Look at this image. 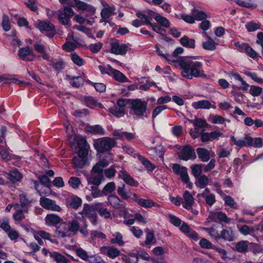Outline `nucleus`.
I'll return each instance as SVG.
<instances>
[{
  "instance_id": "nucleus-28",
  "label": "nucleus",
  "mask_w": 263,
  "mask_h": 263,
  "mask_svg": "<svg viewBox=\"0 0 263 263\" xmlns=\"http://www.w3.org/2000/svg\"><path fill=\"white\" fill-rule=\"evenodd\" d=\"M97 212H98L100 215L105 218H108L110 217V212L107 208L104 207L102 202L96 203Z\"/></svg>"
},
{
  "instance_id": "nucleus-46",
  "label": "nucleus",
  "mask_w": 263,
  "mask_h": 263,
  "mask_svg": "<svg viewBox=\"0 0 263 263\" xmlns=\"http://www.w3.org/2000/svg\"><path fill=\"white\" fill-rule=\"evenodd\" d=\"M112 238L111 239V242L112 243L117 244L119 246H123L124 244L122 240V236L119 232H116L112 235Z\"/></svg>"
},
{
  "instance_id": "nucleus-9",
  "label": "nucleus",
  "mask_w": 263,
  "mask_h": 263,
  "mask_svg": "<svg viewBox=\"0 0 263 263\" xmlns=\"http://www.w3.org/2000/svg\"><path fill=\"white\" fill-rule=\"evenodd\" d=\"M179 158L184 161L195 159L196 155L194 149L189 145L184 146L179 154Z\"/></svg>"
},
{
  "instance_id": "nucleus-33",
  "label": "nucleus",
  "mask_w": 263,
  "mask_h": 263,
  "mask_svg": "<svg viewBox=\"0 0 263 263\" xmlns=\"http://www.w3.org/2000/svg\"><path fill=\"white\" fill-rule=\"evenodd\" d=\"M45 220L49 224H56L61 222L62 219L58 215L55 214H48Z\"/></svg>"
},
{
  "instance_id": "nucleus-41",
  "label": "nucleus",
  "mask_w": 263,
  "mask_h": 263,
  "mask_svg": "<svg viewBox=\"0 0 263 263\" xmlns=\"http://www.w3.org/2000/svg\"><path fill=\"white\" fill-rule=\"evenodd\" d=\"M86 161L78 156H75L72 159L73 166L77 168H82L85 165Z\"/></svg>"
},
{
  "instance_id": "nucleus-56",
  "label": "nucleus",
  "mask_w": 263,
  "mask_h": 263,
  "mask_svg": "<svg viewBox=\"0 0 263 263\" xmlns=\"http://www.w3.org/2000/svg\"><path fill=\"white\" fill-rule=\"evenodd\" d=\"M136 15L138 17L140 18V21L143 24L149 25L152 23L150 22V20L147 17V15L141 12H138L136 13Z\"/></svg>"
},
{
  "instance_id": "nucleus-45",
  "label": "nucleus",
  "mask_w": 263,
  "mask_h": 263,
  "mask_svg": "<svg viewBox=\"0 0 263 263\" xmlns=\"http://www.w3.org/2000/svg\"><path fill=\"white\" fill-rule=\"evenodd\" d=\"M98 187L99 186L93 185L91 186L89 189L91 195L94 198L101 197L104 196L102 190L101 191Z\"/></svg>"
},
{
  "instance_id": "nucleus-44",
  "label": "nucleus",
  "mask_w": 263,
  "mask_h": 263,
  "mask_svg": "<svg viewBox=\"0 0 263 263\" xmlns=\"http://www.w3.org/2000/svg\"><path fill=\"white\" fill-rule=\"evenodd\" d=\"M200 195L205 199L206 203L210 206H212L216 202L215 196L214 194H206L205 193H202Z\"/></svg>"
},
{
  "instance_id": "nucleus-61",
  "label": "nucleus",
  "mask_w": 263,
  "mask_h": 263,
  "mask_svg": "<svg viewBox=\"0 0 263 263\" xmlns=\"http://www.w3.org/2000/svg\"><path fill=\"white\" fill-rule=\"evenodd\" d=\"M69 185L74 189L78 188L81 181L79 178L76 177H72L69 180Z\"/></svg>"
},
{
  "instance_id": "nucleus-62",
  "label": "nucleus",
  "mask_w": 263,
  "mask_h": 263,
  "mask_svg": "<svg viewBox=\"0 0 263 263\" xmlns=\"http://www.w3.org/2000/svg\"><path fill=\"white\" fill-rule=\"evenodd\" d=\"M146 239L145 241V243L146 245H153V240L154 238V233L149 231L148 230H146Z\"/></svg>"
},
{
  "instance_id": "nucleus-16",
  "label": "nucleus",
  "mask_w": 263,
  "mask_h": 263,
  "mask_svg": "<svg viewBox=\"0 0 263 263\" xmlns=\"http://www.w3.org/2000/svg\"><path fill=\"white\" fill-rule=\"evenodd\" d=\"M108 202L114 209H124L125 203L116 195H109L107 197Z\"/></svg>"
},
{
  "instance_id": "nucleus-32",
  "label": "nucleus",
  "mask_w": 263,
  "mask_h": 263,
  "mask_svg": "<svg viewBox=\"0 0 263 263\" xmlns=\"http://www.w3.org/2000/svg\"><path fill=\"white\" fill-rule=\"evenodd\" d=\"M86 131L91 134H99L104 135V132L103 128L99 125L95 126L87 125L85 128Z\"/></svg>"
},
{
  "instance_id": "nucleus-14",
  "label": "nucleus",
  "mask_w": 263,
  "mask_h": 263,
  "mask_svg": "<svg viewBox=\"0 0 263 263\" xmlns=\"http://www.w3.org/2000/svg\"><path fill=\"white\" fill-rule=\"evenodd\" d=\"M16 213L13 214V218L15 221L20 222L25 218V214L28 212V208H22L19 203L14 204Z\"/></svg>"
},
{
  "instance_id": "nucleus-30",
  "label": "nucleus",
  "mask_w": 263,
  "mask_h": 263,
  "mask_svg": "<svg viewBox=\"0 0 263 263\" xmlns=\"http://www.w3.org/2000/svg\"><path fill=\"white\" fill-rule=\"evenodd\" d=\"M180 42L181 45L184 47L193 49L195 48V40L190 39L186 36H184L181 37L180 40Z\"/></svg>"
},
{
  "instance_id": "nucleus-26",
  "label": "nucleus",
  "mask_w": 263,
  "mask_h": 263,
  "mask_svg": "<svg viewBox=\"0 0 263 263\" xmlns=\"http://www.w3.org/2000/svg\"><path fill=\"white\" fill-rule=\"evenodd\" d=\"M218 238H222L228 241H232L234 240L233 231L231 228L223 229L220 232V235Z\"/></svg>"
},
{
  "instance_id": "nucleus-27",
  "label": "nucleus",
  "mask_w": 263,
  "mask_h": 263,
  "mask_svg": "<svg viewBox=\"0 0 263 263\" xmlns=\"http://www.w3.org/2000/svg\"><path fill=\"white\" fill-rule=\"evenodd\" d=\"M66 79L69 81L70 84L73 87H79L83 85V80L81 77H71L66 75Z\"/></svg>"
},
{
  "instance_id": "nucleus-59",
  "label": "nucleus",
  "mask_w": 263,
  "mask_h": 263,
  "mask_svg": "<svg viewBox=\"0 0 263 263\" xmlns=\"http://www.w3.org/2000/svg\"><path fill=\"white\" fill-rule=\"evenodd\" d=\"M2 25L3 29L6 31L9 30L10 29V23L9 19V17L6 15H3V16Z\"/></svg>"
},
{
  "instance_id": "nucleus-24",
  "label": "nucleus",
  "mask_w": 263,
  "mask_h": 263,
  "mask_svg": "<svg viewBox=\"0 0 263 263\" xmlns=\"http://www.w3.org/2000/svg\"><path fill=\"white\" fill-rule=\"evenodd\" d=\"M101 252L110 258L118 256L120 252L116 248H101Z\"/></svg>"
},
{
  "instance_id": "nucleus-23",
  "label": "nucleus",
  "mask_w": 263,
  "mask_h": 263,
  "mask_svg": "<svg viewBox=\"0 0 263 263\" xmlns=\"http://www.w3.org/2000/svg\"><path fill=\"white\" fill-rule=\"evenodd\" d=\"M109 165V163L106 160H102L97 162L92 167V173L103 174V170Z\"/></svg>"
},
{
  "instance_id": "nucleus-3",
  "label": "nucleus",
  "mask_w": 263,
  "mask_h": 263,
  "mask_svg": "<svg viewBox=\"0 0 263 263\" xmlns=\"http://www.w3.org/2000/svg\"><path fill=\"white\" fill-rule=\"evenodd\" d=\"M116 144V140L109 137H104L95 142L94 146L97 151L103 153L110 151Z\"/></svg>"
},
{
  "instance_id": "nucleus-6",
  "label": "nucleus",
  "mask_w": 263,
  "mask_h": 263,
  "mask_svg": "<svg viewBox=\"0 0 263 263\" xmlns=\"http://www.w3.org/2000/svg\"><path fill=\"white\" fill-rule=\"evenodd\" d=\"M73 9L68 6L64 7L63 9L58 11V18L60 22L63 25H68L70 18L73 15Z\"/></svg>"
},
{
  "instance_id": "nucleus-47",
  "label": "nucleus",
  "mask_w": 263,
  "mask_h": 263,
  "mask_svg": "<svg viewBox=\"0 0 263 263\" xmlns=\"http://www.w3.org/2000/svg\"><path fill=\"white\" fill-rule=\"evenodd\" d=\"M189 121L192 123L195 127L198 128L204 127L207 125L205 120L199 118H196L194 120H189Z\"/></svg>"
},
{
  "instance_id": "nucleus-29",
  "label": "nucleus",
  "mask_w": 263,
  "mask_h": 263,
  "mask_svg": "<svg viewBox=\"0 0 263 263\" xmlns=\"http://www.w3.org/2000/svg\"><path fill=\"white\" fill-rule=\"evenodd\" d=\"M7 178L12 182L15 183L20 181L22 176L21 173L17 171H11L7 174Z\"/></svg>"
},
{
  "instance_id": "nucleus-60",
  "label": "nucleus",
  "mask_w": 263,
  "mask_h": 263,
  "mask_svg": "<svg viewBox=\"0 0 263 263\" xmlns=\"http://www.w3.org/2000/svg\"><path fill=\"white\" fill-rule=\"evenodd\" d=\"M103 44L102 43H98L96 44H91L89 46V49L92 52L96 53L98 52L102 47Z\"/></svg>"
},
{
  "instance_id": "nucleus-31",
  "label": "nucleus",
  "mask_w": 263,
  "mask_h": 263,
  "mask_svg": "<svg viewBox=\"0 0 263 263\" xmlns=\"http://www.w3.org/2000/svg\"><path fill=\"white\" fill-rule=\"evenodd\" d=\"M49 256L52 258L57 263H68L67 259L58 252L49 253Z\"/></svg>"
},
{
  "instance_id": "nucleus-58",
  "label": "nucleus",
  "mask_w": 263,
  "mask_h": 263,
  "mask_svg": "<svg viewBox=\"0 0 263 263\" xmlns=\"http://www.w3.org/2000/svg\"><path fill=\"white\" fill-rule=\"evenodd\" d=\"M0 228L6 232H8L11 229L9 225V220L8 218H4L2 222L0 224Z\"/></svg>"
},
{
  "instance_id": "nucleus-51",
  "label": "nucleus",
  "mask_w": 263,
  "mask_h": 263,
  "mask_svg": "<svg viewBox=\"0 0 263 263\" xmlns=\"http://www.w3.org/2000/svg\"><path fill=\"white\" fill-rule=\"evenodd\" d=\"M71 59L72 62L77 66L80 67L84 64V60L76 53H71Z\"/></svg>"
},
{
  "instance_id": "nucleus-22",
  "label": "nucleus",
  "mask_w": 263,
  "mask_h": 263,
  "mask_svg": "<svg viewBox=\"0 0 263 263\" xmlns=\"http://www.w3.org/2000/svg\"><path fill=\"white\" fill-rule=\"evenodd\" d=\"M183 197L184 200V201L182 202L183 206L186 209H191L195 203L193 196L188 191H185L184 192Z\"/></svg>"
},
{
  "instance_id": "nucleus-34",
  "label": "nucleus",
  "mask_w": 263,
  "mask_h": 263,
  "mask_svg": "<svg viewBox=\"0 0 263 263\" xmlns=\"http://www.w3.org/2000/svg\"><path fill=\"white\" fill-rule=\"evenodd\" d=\"M192 14L194 16L195 20L198 21H203L208 17L207 14L202 11H199L196 8L192 10Z\"/></svg>"
},
{
  "instance_id": "nucleus-18",
  "label": "nucleus",
  "mask_w": 263,
  "mask_h": 263,
  "mask_svg": "<svg viewBox=\"0 0 263 263\" xmlns=\"http://www.w3.org/2000/svg\"><path fill=\"white\" fill-rule=\"evenodd\" d=\"M69 226V233H72L76 234L77 232L80 231L82 234L87 235V231L84 229L83 227L80 228V224L76 220H73L67 222Z\"/></svg>"
},
{
  "instance_id": "nucleus-64",
  "label": "nucleus",
  "mask_w": 263,
  "mask_h": 263,
  "mask_svg": "<svg viewBox=\"0 0 263 263\" xmlns=\"http://www.w3.org/2000/svg\"><path fill=\"white\" fill-rule=\"evenodd\" d=\"M89 263H106L100 256L91 255L89 259Z\"/></svg>"
},
{
  "instance_id": "nucleus-8",
  "label": "nucleus",
  "mask_w": 263,
  "mask_h": 263,
  "mask_svg": "<svg viewBox=\"0 0 263 263\" xmlns=\"http://www.w3.org/2000/svg\"><path fill=\"white\" fill-rule=\"evenodd\" d=\"M40 204L43 208L48 210L56 212H60L61 210V208L56 204L55 201L46 197H41Z\"/></svg>"
},
{
  "instance_id": "nucleus-55",
  "label": "nucleus",
  "mask_w": 263,
  "mask_h": 263,
  "mask_svg": "<svg viewBox=\"0 0 263 263\" xmlns=\"http://www.w3.org/2000/svg\"><path fill=\"white\" fill-rule=\"evenodd\" d=\"M89 84H92L96 90L100 92H104L106 89V85L102 83H92L90 80L87 81Z\"/></svg>"
},
{
  "instance_id": "nucleus-52",
  "label": "nucleus",
  "mask_w": 263,
  "mask_h": 263,
  "mask_svg": "<svg viewBox=\"0 0 263 263\" xmlns=\"http://www.w3.org/2000/svg\"><path fill=\"white\" fill-rule=\"evenodd\" d=\"M239 232L243 235H247L254 232L255 229L253 227L250 228L248 226L245 224L239 229Z\"/></svg>"
},
{
  "instance_id": "nucleus-5",
  "label": "nucleus",
  "mask_w": 263,
  "mask_h": 263,
  "mask_svg": "<svg viewBox=\"0 0 263 263\" xmlns=\"http://www.w3.org/2000/svg\"><path fill=\"white\" fill-rule=\"evenodd\" d=\"M173 172L179 175L181 180L188 186L191 188L192 184L190 181V178L187 172V168L185 166H180L178 164H174L172 167Z\"/></svg>"
},
{
  "instance_id": "nucleus-19",
  "label": "nucleus",
  "mask_w": 263,
  "mask_h": 263,
  "mask_svg": "<svg viewBox=\"0 0 263 263\" xmlns=\"http://www.w3.org/2000/svg\"><path fill=\"white\" fill-rule=\"evenodd\" d=\"M118 194L124 200H128L131 196L134 194L131 191L127 188L124 184H122L117 187Z\"/></svg>"
},
{
  "instance_id": "nucleus-17",
  "label": "nucleus",
  "mask_w": 263,
  "mask_h": 263,
  "mask_svg": "<svg viewBox=\"0 0 263 263\" xmlns=\"http://www.w3.org/2000/svg\"><path fill=\"white\" fill-rule=\"evenodd\" d=\"M108 69L109 76H113L116 80L120 82H128L129 81L123 73L114 69L110 65H108Z\"/></svg>"
},
{
  "instance_id": "nucleus-53",
  "label": "nucleus",
  "mask_w": 263,
  "mask_h": 263,
  "mask_svg": "<svg viewBox=\"0 0 263 263\" xmlns=\"http://www.w3.org/2000/svg\"><path fill=\"white\" fill-rule=\"evenodd\" d=\"M224 203L226 205L233 208L237 209L238 208L237 205L234 200L230 196H227L224 198Z\"/></svg>"
},
{
  "instance_id": "nucleus-1",
  "label": "nucleus",
  "mask_w": 263,
  "mask_h": 263,
  "mask_svg": "<svg viewBox=\"0 0 263 263\" xmlns=\"http://www.w3.org/2000/svg\"><path fill=\"white\" fill-rule=\"evenodd\" d=\"M178 61L183 77L192 79L193 77L206 76L202 69V63L196 61L194 57H180Z\"/></svg>"
},
{
  "instance_id": "nucleus-48",
  "label": "nucleus",
  "mask_w": 263,
  "mask_h": 263,
  "mask_svg": "<svg viewBox=\"0 0 263 263\" xmlns=\"http://www.w3.org/2000/svg\"><path fill=\"white\" fill-rule=\"evenodd\" d=\"M114 9L110 6L103 9L101 12V15L103 20H107L113 14Z\"/></svg>"
},
{
  "instance_id": "nucleus-42",
  "label": "nucleus",
  "mask_w": 263,
  "mask_h": 263,
  "mask_svg": "<svg viewBox=\"0 0 263 263\" xmlns=\"http://www.w3.org/2000/svg\"><path fill=\"white\" fill-rule=\"evenodd\" d=\"M203 165L200 164H194L191 166L192 174L195 178H197L201 175L202 171Z\"/></svg>"
},
{
  "instance_id": "nucleus-38",
  "label": "nucleus",
  "mask_w": 263,
  "mask_h": 263,
  "mask_svg": "<svg viewBox=\"0 0 263 263\" xmlns=\"http://www.w3.org/2000/svg\"><path fill=\"white\" fill-rule=\"evenodd\" d=\"M116 189V184L114 182L107 183L103 188L102 192L104 196L112 193Z\"/></svg>"
},
{
  "instance_id": "nucleus-43",
  "label": "nucleus",
  "mask_w": 263,
  "mask_h": 263,
  "mask_svg": "<svg viewBox=\"0 0 263 263\" xmlns=\"http://www.w3.org/2000/svg\"><path fill=\"white\" fill-rule=\"evenodd\" d=\"M198 181L196 184L201 189L204 188L209 183V179L205 175H200L198 177Z\"/></svg>"
},
{
  "instance_id": "nucleus-15",
  "label": "nucleus",
  "mask_w": 263,
  "mask_h": 263,
  "mask_svg": "<svg viewBox=\"0 0 263 263\" xmlns=\"http://www.w3.org/2000/svg\"><path fill=\"white\" fill-rule=\"evenodd\" d=\"M133 200L138 203V204L145 208H151L153 206L158 205L149 199H143L139 197L138 195L136 193L133 194Z\"/></svg>"
},
{
  "instance_id": "nucleus-49",
  "label": "nucleus",
  "mask_w": 263,
  "mask_h": 263,
  "mask_svg": "<svg viewBox=\"0 0 263 263\" xmlns=\"http://www.w3.org/2000/svg\"><path fill=\"white\" fill-rule=\"evenodd\" d=\"M77 255L83 260H87L89 262V259L91 255L89 256L87 252L82 249L81 248H78L76 250Z\"/></svg>"
},
{
  "instance_id": "nucleus-20",
  "label": "nucleus",
  "mask_w": 263,
  "mask_h": 263,
  "mask_svg": "<svg viewBox=\"0 0 263 263\" xmlns=\"http://www.w3.org/2000/svg\"><path fill=\"white\" fill-rule=\"evenodd\" d=\"M55 233L61 237H65L70 235L69 226L67 222H63L57 227Z\"/></svg>"
},
{
  "instance_id": "nucleus-25",
  "label": "nucleus",
  "mask_w": 263,
  "mask_h": 263,
  "mask_svg": "<svg viewBox=\"0 0 263 263\" xmlns=\"http://www.w3.org/2000/svg\"><path fill=\"white\" fill-rule=\"evenodd\" d=\"M36 26L41 31H55L54 25L48 21H40Z\"/></svg>"
},
{
  "instance_id": "nucleus-57",
  "label": "nucleus",
  "mask_w": 263,
  "mask_h": 263,
  "mask_svg": "<svg viewBox=\"0 0 263 263\" xmlns=\"http://www.w3.org/2000/svg\"><path fill=\"white\" fill-rule=\"evenodd\" d=\"M82 203V199L78 197L73 198L70 203V205L74 209H77Z\"/></svg>"
},
{
  "instance_id": "nucleus-39",
  "label": "nucleus",
  "mask_w": 263,
  "mask_h": 263,
  "mask_svg": "<svg viewBox=\"0 0 263 263\" xmlns=\"http://www.w3.org/2000/svg\"><path fill=\"white\" fill-rule=\"evenodd\" d=\"M19 199L21 203L20 204L22 208H27V206L32 202V200L27 198V195L24 193H22L20 195Z\"/></svg>"
},
{
  "instance_id": "nucleus-50",
  "label": "nucleus",
  "mask_w": 263,
  "mask_h": 263,
  "mask_svg": "<svg viewBox=\"0 0 263 263\" xmlns=\"http://www.w3.org/2000/svg\"><path fill=\"white\" fill-rule=\"evenodd\" d=\"M242 46L244 47L246 52L250 57L255 59L258 56L257 53L247 44H243Z\"/></svg>"
},
{
  "instance_id": "nucleus-21",
  "label": "nucleus",
  "mask_w": 263,
  "mask_h": 263,
  "mask_svg": "<svg viewBox=\"0 0 263 263\" xmlns=\"http://www.w3.org/2000/svg\"><path fill=\"white\" fill-rule=\"evenodd\" d=\"M192 106L196 109H209L211 108L214 109L216 108V106L215 105H212L210 101L206 100H202L197 102H193L192 104Z\"/></svg>"
},
{
  "instance_id": "nucleus-4",
  "label": "nucleus",
  "mask_w": 263,
  "mask_h": 263,
  "mask_svg": "<svg viewBox=\"0 0 263 263\" xmlns=\"http://www.w3.org/2000/svg\"><path fill=\"white\" fill-rule=\"evenodd\" d=\"M96 206V203L91 205L85 203L82 211L79 212L80 214L87 217L93 224H96L98 220Z\"/></svg>"
},
{
  "instance_id": "nucleus-7",
  "label": "nucleus",
  "mask_w": 263,
  "mask_h": 263,
  "mask_svg": "<svg viewBox=\"0 0 263 263\" xmlns=\"http://www.w3.org/2000/svg\"><path fill=\"white\" fill-rule=\"evenodd\" d=\"M110 45L111 53L116 55H125L128 49L127 44H120L118 41L111 42Z\"/></svg>"
},
{
  "instance_id": "nucleus-36",
  "label": "nucleus",
  "mask_w": 263,
  "mask_h": 263,
  "mask_svg": "<svg viewBox=\"0 0 263 263\" xmlns=\"http://www.w3.org/2000/svg\"><path fill=\"white\" fill-rule=\"evenodd\" d=\"M108 111L114 116L118 118L121 117L125 114L124 109L117 106H114L112 107L109 108Z\"/></svg>"
},
{
  "instance_id": "nucleus-54",
  "label": "nucleus",
  "mask_w": 263,
  "mask_h": 263,
  "mask_svg": "<svg viewBox=\"0 0 263 263\" xmlns=\"http://www.w3.org/2000/svg\"><path fill=\"white\" fill-rule=\"evenodd\" d=\"M0 155L2 159L5 160H9L11 158L8 150L3 146H0Z\"/></svg>"
},
{
  "instance_id": "nucleus-63",
  "label": "nucleus",
  "mask_w": 263,
  "mask_h": 263,
  "mask_svg": "<svg viewBox=\"0 0 263 263\" xmlns=\"http://www.w3.org/2000/svg\"><path fill=\"white\" fill-rule=\"evenodd\" d=\"M215 215L217 216V218L221 221H224L226 223H229L231 221V219L227 217L226 214L222 212H217L215 213Z\"/></svg>"
},
{
  "instance_id": "nucleus-11",
  "label": "nucleus",
  "mask_w": 263,
  "mask_h": 263,
  "mask_svg": "<svg viewBox=\"0 0 263 263\" xmlns=\"http://www.w3.org/2000/svg\"><path fill=\"white\" fill-rule=\"evenodd\" d=\"M18 56L22 60L27 61H33L35 58L33 49L29 46L21 48L18 52Z\"/></svg>"
},
{
  "instance_id": "nucleus-12",
  "label": "nucleus",
  "mask_w": 263,
  "mask_h": 263,
  "mask_svg": "<svg viewBox=\"0 0 263 263\" xmlns=\"http://www.w3.org/2000/svg\"><path fill=\"white\" fill-rule=\"evenodd\" d=\"M118 177L121 178L128 185L137 187L139 183L135 180L123 168H120L118 172Z\"/></svg>"
},
{
  "instance_id": "nucleus-40",
  "label": "nucleus",
  "mask_w": 263,
  "mask_h": 263,
  "mask_svg": "<svg viewBox=\"0 0 263 263\" xmlns=\"http://www.w3.org/2000/svg\"><path fill=\"white\" fill-rule=\"evenodd\" d=\"M155 20L159 23L161 26L165 28H168L170 26V22L165 17L160 15L159 14H157Z\"/></svg>"
},
{
  "instance_id": "nucleus-10",
  "label": "nucleus",
  "mask_w": 263,
  "mask_h": 263,
  "mask_svg": "<svg viewBox=\"0 0 263 263\" xmlns=\"http://www.w3.org/2000/svg\"><path fill=\"white\" fill-rule=\"evenodd\" d=\"M86 180L88 185L99 186L104 181L105 178L103 174L90 172V174L86 176Z\"/></svg>"
},
{
  "instance_id": "nucleus-2",
  "label": "nucleus",
  "mask_w": 263,
  "mask_h": 263,
  "mask_svg": "<svg viewBox=\"0 0 263 263\" xmlns=\"http://www.w3.org/2000/svg\"><path fill=\"white\" fill-rule=\"evenodd\" d=\"M147 103L145 101L137 99L133 100L130 103L129 113L136 118L139 119L147 118L146 111Z\"/></svg>"
},
{
  "instance_id": "nucleus-37",
  "label": "nucleus",
  "mask_w": 263,
  "mask_h": 263,
  "mask_svg": "<svg viewBox=\"0 0 263 263\" xmlns=\"http://www.w3.org/2000/svg\"><path fill=\"white\" fill-rule=\"evenodd\" d=\"M136 155L139 160L148 171H152L154 170L155 167L154 165L148 159L139 154H137Z\"/></svg>"
},
{
  "instance_id": "nucleus-35",
  "label": "nucleus",
  "mask_w": 263,
  "mask_h": 263,
  "mask_svg": "<svg viewBox=\"0 0 263 263\" xmlns=\"http://www.w3.org/2000/svg\"><path fill=\"white\" fill-rule=\"evenodd\" d=\"M207 39L208 41L202 43V47L205 50H214L216 49V44L210 36H207Z\"/></svg>"
},
{
  "instance_id": "nucleus-13",
  "label": "nucleus",
  "mask_w": 263,
  "mask_h": 263,
  "mask_svg": "<svg viewBox=\"0 0 263 263\" xmlns=\"http://www.w3.org/2000/svg\"><path fill=\"white\" fill-rule=\"evenodd\" d=\"M196 152L198 158L202 162H208L211 158H214L215 156V153L212 149L208 150L205 148L199 147L197 148Z\"/></svg>"
}]
</instances>
